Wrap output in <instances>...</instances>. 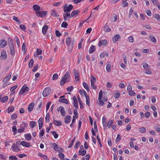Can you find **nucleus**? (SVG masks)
I'll return each instance as SVG.
<instances>
[{"label": "nucleus", "instance_id": "b1692460", "mask_svg": "<svg viewBox=\"0 0 160 160\" xmlns=\"http://www.w3.org/2000/svg\"><path fill=\"white\" fill-rule=\"evenodd\" d=\"M51 15L53 17H58L59 16V14L56 11L53 9L51 10Z\"/></svg>", "mask_w": 160, "mask_h": 160}, {"label": "nucleus", "instance_id": "c85d7f7f", "mask_svg": "<svg viewBox=\"0 0 160 160\" xmlns=\"http://www.w3.org/2000/svg\"><path fill=\"white\" fill-rule=\"evenodd\" d=\"M12 131L14 135H16L17 132V130L16 126L14 125L12 127Z\"/></svg>", "mask_w": 160, "mask_h": 160}, {"label": "nucleus", "instance_id": "a211bd4d", "mask_svg": "<svg viewBox=\"0 0 160 160\" xmlns=\"http://www.w3.org/2000/svg\"><path fill=\"white\" fill-rule=\"evenodd\" d=\"M64 19L65 21H68L69 20V18H70V14L69 13H64L63 14Z\"/></svg>", "mask_w": 160, "mask_h": 160}, {"label": "nucleus", "instance_id": "f03ea898", "mask_svg": "<svg viewBox=\"0 0 160 160\" xmlns=\"http://www.w3.org/2000/svg\"><path fill=\"white\" fill-rule=\"evenodd\" d=\"M70 75L69 72H67L65 73L64 75L62 78L60 83L61 86L63 85L66 82L69 81Z\"/></svg>", "mask_w": 160, "mask_h": 160}, {"label": "nucleus", "instance_id": "603ef678", "mask_svg": "<svg viewBox=\"0 0 160 160\" xmlns=\"http://www.w3.org/2000/svg\"><path fill=\"white\" fill-rule=\"evenodd\" d=\"M150 38L151 41L153 42H156L157 40L154 36H150Z\"/></svg>", "mask_w": 160, "mask_h": 160}, {"label": "nucleus", "instance_id": "f8f14e48", "mask_svg": "<svg viewBox=\"0 0 160 160\" xmlns=\"http://www.w3.org/2000/svg\"><path fill=\"white\" fill-rule=\"evenodd\" d=\"M11 148L13 152H18L20 150V148L14 143L13 144Z\"/></svg>", "mask_w": 160, "mask_h": 160}, {"label": "nucleus", "instance_id": "1a4fd4ad", "mask_svg": "<svg viewBox=\"0 0 160 160\" xmlns=\"http://www.w3.org/2000/svg\"><path fill=\"white\" fill-rule=\"evenodd\" d=\"M53 149L56 151L58 152H63V149L59 147L57 144L55 143H53L52 144Z\"/></svg>", "mask_w": 160, "mask_h": 160}, {"label": "nucleus", "instance_id": "864d4df0", "mask_svg": "<svg viewBox=\"0 0 160 160\" xmlns=\"http://www.w3.org/2000/svg\"><path fill=\"white\" fill-rule=\"evenodd\" d=\"M113 123V121L111 120H110L108 122L107 126L108 128H110L112 126Z\"/></svg>", "mask_w": 160, "mask_h": 160}, {"label": "nucleus", "instance_id": "f257e3e1", "mask_svg": "<svg viewBox=\"0 0 160 160\" xmlns=\"http://www.w3.org/2000/svg\"><path fill=\"white\" fill-rule=\"evenodd\" d=\"M107 93L106 92H102V90H100L99 93L98 100L99 101V105L100 106H102L104 104V102H106L108 100V98L106 96L104 95H106Z\"/></svg>", "mask_w": 160, "mask_h": 160}, {"label": "nucleus", "instance_id": "338daca9", "mask_svg": "<svg viewBox=\"0 0 160 160\" xmlns=\"http://www.w3.org/2000/svg\"><path fill=\"white\" fill-rule=\"evenodd\" d=\"M128 92V95L131 96H133L135 94V92L132 90H131V91H129Z\"/></svg>", "mask_w": 160, "mask_h": 160}, {"label": "nucleus", "instance_id": "f704fd0d", "mask_svg": "<svg viewBox=\"0 0 160 160\" xmlns=\"http://www.w3.org/2000/svg\"><path fill=\"white\" fill-rule=\"evenodd\" d=\"M102 123L104 127V128L105 129V128L106 127V119L105 117L103 116L102 119Z\"/></svg>", "mask_w": 160, "mask_h": 160}, {"label": "nucleus", "instance_id": "774afa93", "mask_svg": "<svg viewBox=\"0 0 160 160\" xmlns=\"http://www.w3.org/2000/svg\"><path fill=\"white\" fill-rule=\"evenodd\" d=\"M112 83L110 82H108L106 83V87L107 88H111L112 87Z\"/></svg>", "mask_w": 160, "mask_h": 160}, {"label": "nucleus", "instance_id": "ea45409f", "mask_svg": "<svg viewBox=\"0 0 160 160\" xmlns=\"http://www.w3.org/2000/svg\"><path fill=\"white\" fill-rule=\"evenodd\" d=\"M154 17L159 22H160V15L158 14H155L153 15Z\"/></svg>", "mask_w": 160, "mask_h": 160}, {"label": "nucleus", "instance_id": "f3484780", "mask_svg": "<svg viewBox=\"0 0 160 160\" xmlns=\"http://www.w3.org/2000/svg\"><path fill=\"white\" fill-rule=\"evenodd\" d=\"M20 144L22 146L27 148H28L30 146V143L26 141H22L20 142Z\"/></svg>", "mask_w": 160, "mask_h": 160}, {"label": "nucleus", "instance_id": "9b49d317", "mask_svg": "<svg viewBox=\"0 0 160 160\" xmlns=\"http://www.w3.org/2000/svg\"><path fill=\"white\" fill-rule=\"evenodd\" d=\"M27 125L25 124L23 126H22L21 125L20 128L17 130L18 132V133H21L23 132L25 130V128H26Z\"/></svg>", "mask_w": 160, "mask_h": 160}, {"label": "nucleus", "instance_id": "c756f323", "mask_svg": "<svg viewBox=\"0 0 160 160\" xmlns=\"http://www.w3.org/2000/svg\"><path fill=\"white\" fill-rule=\"evenodd\" d=\"M95 48L94 46L93 45H92L89 49V53L90 54H92L95 51Z\"/></svg>", "mask_w": 160, "mask_h": 160}, {"label": "nucleus", "instance_id": "4d7b16f0", "mask_svg": "<svg viewBox=\"0 0 160 160\" xmlns=\"http://www.w3.org/2000/svg\"><path fill=\"white\" fill-rule=\"evenodd\" d=\"M68 26V24L66 22H63L61 25L62 27L64 28H66Z\"/></svg>", "mask_w": 160, "mask_h": 160}, {"label": "nucleus", "instance_id": "4c0bfd02", "mask_svg": "<svg viewBox=\"0 0 160 160\" xmlns=\"http://www.w3.org/2000/svg\"><path fill=\"white\" fill-rule=\"evenodd\" d=\"M127 1V0H122V4L123 7H126L128 5V3Z\"/></svg>", "mask_w": 160, "mask_h": 160}, {"label": "nucleus", "instance_id": "aec40b11", "mask_svg": "<svg viewBox=\"0 0 160 160\" xmlns=\"http://www.w3.org/2000/svg\"><path fill=\"white\" fill-rule=\"evenodd\" d=\"M7 44V42L4 40H2L0 41V47L3 48L5 47Z\"/></svg>", "mask_w": 160, "mask_h": 160}, {"label": "nucleus", "instance_id": "4be33fe9", "mask_svg": "<svg viewBox=\"0 0 160 160\" xmlns=\"http://www.w3.org/2000/svg\"><path fill=\"white\" fill-rule=\"evenodd\" d=\"M43 118L42 117H41L38 121V123L39 125V128L41 129L43 126Z\"/></svg>", "mask_w": 160, "mask_h": 160}, {"label": "nucleus", "instance_id": "423d86ee", "mask_svg": "<svg viewBox=\"0 0 160 160\" xmlns=\"http://www.w3.org/2000/svg\"><path fill=\"white\" fill-rule=\"evenodd\" d=\"M66 42L70 50H72L73 47V42H71V38L69 37L67 38L66 40Z\"/></svg>", "mask_w": 160, "mask_h": 160}, {"label": "nucleus", "instance_id": "49530a36", "mask_svg": "<svg viewBox=\"0 0 160 160\" xmlns=\"http://www.w3.org/2000/svg\"><path fill=\"white\" fill-rule=\"evenodd\" d=\"M19 28L24 32H26L27 29L26 27L24 25H21L19 26Z\"/></svg>", "mask_w": 160, "mask_h": 160}, {"label": "nucleus", "instance_id": "473e14b6", "mask_svg": "<svg viewBox=\"0 0 160 160\" xmlns=\"http://www.w3.org/2000/svg\"><path fill=\"white\" fill-rule=\"evenodd\" d=\"M34 106V103L33 102L30 103L28 107V109L29 112H31L32 111Z\"/></svg>", "mask_w": 160, "mask_h": 160}, {"label": "nucleus", "instance_id": "2f4dec72", "mask_svg": "<svg viewBox=\"0 0 160 160\" xmlns=\"http://www.w3.org/2000/svg\"><path fill=\"white\" fill-rule=\"evenodd\" d=\"M59 102H60L64 103L66 104H68V100L67 99L64 98H59Z\"/></svg>", "mask_w": 160, "mask_h": 160}, {"label": "nucleus", "instance_id": "4468645a", "mask_svg": "<svg viewBox=\"0 0 160 160\" xmlns=\"http://www.w3.org/2000/svg\"><path fill=\"white\" fill-rule=\"evenodd\" d=\"M7 57L6 51L5 50H2L1 52V58L2 59H5Z\"/></svg>", "mask_w": 160, "mask_h": 160}, {"label": "nucleus", "instance_id": "6ab92c4d", "mask_svg": "<svg viewBox=\"0 0 160 160\" xmlns=\"http://www.w3.org/2000/svg\"><path fill=\"white\" fill-rule=\"evenodd\" d=\"M107 41L105 39L100 40L98 43V46L99 47H101L102 45L105 46L107 45Z\"/></svg>", "mask_w": 160, "mask_h": 160}, {"label": "nucleus", "instance_id": "2eb2a0df", "mask_svg": "<svg viewBox=\"0 0 160 160\" xmlns=\"http://www.w3.org/2000/svg\"><path fill=\"white\" fill-rule=\"evenodd\" d=\"M58 109L61 115L63 116H65L66 113L64 108L62 106H60L59 107Z\"/></svg>", "mask_w": 160, "mask_h": 160}, {"label": "nucleus", "instance_id": "20e7f679", "mask_svg": "<svg viewBox=\"0 0 160 160\" xmlns=\"http://www.w3.org/2000/svg\"><path fill=\"white\" fill-rule=\"evenodd\" d=\"M29 89L28 87H27L26 85H24L19 91L18 94L19 95H25L28 91Z\"/></svg>", "mask_w": 160, "mask_h": 160}, {"label": "nucleus", "instance_id": "a878e982", "mask_svg": "<svg viewBox=\"0 0 160 160\" xmlns=\"http://www.w3.org/2000/svg\"><path fill=\"white\" fill-rule=\"evenodd\" d=\"M24 137L27 140H30L31 139L32 136L30 134L27 133L24 134Z\"/></svg>", "mask_w": 160, "mask_h": 160}, {"label": "nucleus", "instance_id": "6e6d98bb", "mask_svg": "<svg viewBox=\"0 0 160 160\" xmlns=\"http://www.w3.org/2000/svg\"><path fill=\"white\" fill-rule=\"evenodd\" d=\"M139 131L142 133H145L146 131V129L144 127H142L139 128Z\"/></svg>", "mask_w": 160, "mask_h": 160}, {"label": "nucleus", "instance_id": "bf43d9fd", "mask_svg": "<svg viewBox=\"0 0 160 160\" xmlns=\"http://www.w3.org/2000/svg\"><path fill=\"white\" fill-rule=\"evenodd\" d=\"M45 121L47 122H49V114L48 113L46 115L45 117Z\"/></svg>", "mask_w": 160, "mask_h": 160}, {"label": "nucleus", "instance_id": "393cba45", "mask_svg": "<svg viewBox=\"0 0 160 160\" xmlns=\"http://www.w3.org/2000/svg\"><path fill=\"white\" fill-rule=\"evenodd\" d=\"M14 110V107L13 106H9L7 108L6 111L8 113L12 112Z\"/></svg>", "mask_w": 160, "mask_h": 160}, {"label": "nucleus", "instance_id": "412c9836", "mask_svg": "<svg viewBox=\"0 0 160 160\" xmlns=\"http://www.w3.org/2000/svg\"><path fill=\"white\" fill-rule=\"evenodd\" d=\"M71 118V117L70 116H66L64 118L65 122L66 124L69 123L70 122Z\"/></svg>", "mask_w": 160, "mask_h": 160}, {"label": "nucleus", "instance_id": "a19ab883", "mask_svg": "<svg viewBox=\"0 0 160 160\" xmlns=\"http://www.w3.org/2000/svg\"><path fill=\"white\" fill-rule=\"evenodd\" d=\"M78 10H76L74 11H73L72 12L71 16L70 18H72L73 17H74L75 15H76L78 14Z\"/></svg>", "mask_w": 160, "mask_h": 160}, {"label": "nucleus", "instance_id": "39448f33", "mask_svg": "<svg viewBox=\"0 0 160 160\" xmlns=\"http://www.w3.org/2000/svg\"><path fill=\"white\" fill-rule=\"evenodd\" d=\"M9 44L10 50V54L12 56H14L15 55V52L14 46L13 43V41L12 39H11V41L9 43Z\"/></svg>", "mask_w": 160, "mask_h": 160}, {"label": "nucleus", "instance_id": "3c124183", "mask_svg": "<svg viewBox=\"0 0 160 160\" xmlns=\"http://www.w3.org/2000/svg\"><path fill=\"white\" fill-rule=\"evenodd\" d=\"M79 93H80L82 95H83L85 96V97H86V96H87L88 95L87 94L86 92L83 90H79Z\"/></svg>", "mask_w": 160, "mask_h": 160}, {"label": "nucleus", "instance_id": "5fc2aeb1", "mask_svg": "<svg viewBox=\"0 0 160 160\" xmlns=\"http://www.w3.org/2000/svg\"><path fill=\"white\" fill-rule=\"evenodd\" d=\"M120 96V93L119 91H117L115 92L114 97L115 98L117 99L119 98Z\"/></svg>", "mask_w": 160, "mask_h": 160}, {"label": "nucleus", "instance_id": "c9c22d12", "mask_svg": "<svg viewBox=\"0 0 160 160\" xmlns=\"http://www.w3.org/2000/svg\"><path fill=\"white\" fill-rule=\"evenodd\" d=\"M105 56H108V53L107 52H102L100 55V57L101 58H103Z\"/></svg>", "mask_w": 160, "mask_h": 160}, {"label": "nucleus", "instance_id": "13d9d810", "mask_svg": "<svg viewBox=\"0 0 160 160\" xmlns=\"http://www.w3.org/2000/svg\"><path fill=\"white\" fill-rule=\"evenodd\" d=\"M142 64L143 68L144 69H146L148 68V65L147 63L146 62H144L142 63Z\"/></svg>", "mask_w": 160, "mask_h": 160}, {"label": "nucleus", "instance_id": "9d476101", "mask_svg": "<svg viewBox=\"0 0 160 160\" xmlns=\"http://www.w3.org/2000/svg\"><path fill=\"white\" fill-rule=\"evenodd\" d=\"M47 13L46 11H39L36 12L37 15L41 18H43Z\"/></svg>", "mask_w": 160, "mask_h": 160}, {"label": "nucleus", "instance_id": "cd10ccee", "mask_svg": "<svg viewBox=\"0 0 160 160\" xmlns=\"http://www.w3.org/2000/svg\"><path fill=\"white\" fill-rule=\"evenodd\" d=\"M38 155L39 157L42 158L44 160H49L47 156L41 153H39Z\"/></svg>", "mask_w": 160, "mask_h": 160}, {"label": "nucleus", "instance_id": "8fccbe9b", "mask_svg": "<svg viewBox=\"0 0 160 160\" xmlns=\"http://www.w3.org/2000/svg\"><path fill=\"white\" fill-rule=\"evenodd\" d=\"M111 64L110 63H108L106 67V69L107 71L108 72H109L111 70Z\"/></svg>", "mask_w": 160, "mask_h": 160}, {"label": "nucleus", "instance_id": "69168bd1", "mask_svg": "<svg viewBox=\"0 0 160 160\" xmlns=\"http://www.w3.org/2000/svg\"><path fill=\"white\" fill-rule=\"evenodd\" d=\"M22 51H23L24 53H25L26 51V46L25 43H23L22 48Z\"/></svg>", "mask_w": 160, "mask_h": 160}, {"label": "nucleus", "instance_id": "0e129e2a", "mask_svg": "<svg viewBox=\"0 0 160 160\" xmlns=\"http://www.w3.org/2000/svg\"><path fill=\"white\" fill-rule=\"evenodd\" d=\"M33 64V60L32 59H31L30 61L29 64L28 66L30 68H31L32 67Z\"/></svg>", "mask_w": 160, "mask_h": 160}, {"label": "nucleus", "instance_id": "ddd939ff", "mask_svg": "<svg viewBox=\"0 0 160 160\" xmlns=\"http://www.w3.org/2000/svg\"><path fill=\"white\" fill-rule=\"evenodd\" d=\"M73 73L75 76V78L76 80L79 81V74L78 71L76 69L73 70Z\"/></svg>", "mask_w": 160, "mask_h": 160}, {"label": "nucleus", "instance_id": "7ed1b4c3", "mask_svg": "<svg viewBox=\"0 0 160 160\" xmlns=\"http://www.w3.org/2000/svg\"><path fill=\"white\" fill-rule=\"evenodd\" d=\"M97 80L92 75L90 76L91 86L92 89H96L97 88V86L96 84Z\"/></svg>", "mask_w": 160, "mask_h": 160}, {"label": "nucleus", "instance_id": "72a5a7b5", "mask_svg": "<svg viewBox=\"0 0 160 160\" xmlns=\"http://www.w3.org/2000/svg\"><path fill=\"white\" fill-rule=\"evenodd\" d=\"M53 124L56 126H60L62 125V122L60 121L54 120L53 121Z\"/></svg>", "mask_w": 160, "mask_h": 160}, {"label": "nucleus", "instance_id": "dca6fc26", "mask_svg": "<svg viewBox=\"0 0 160 160\" xmlns=\"http://www.w3.org/2000/svg\"><path fill=\"white\" fill-rule=\"evenodd\" d=\"M11 73H10L8 76L5 77L3 79L2 82L3 83H6L11 78Z\"/></svg>", "mask_w": 160, "mask_h": 160}, {"label": "nucleus", "instance_id": "680f3d73", "mask_svg": "<svg viewBox=\"0 0 160 160\" xmlns=\"http://www.w3.org/2000/svg\"><path fill=\"white\" fill-rule=\"evenodd\" d=\"M44 131L43 129H42L41 130H40L39 133V136L40 137H42L44 135Z\"/></svg>", "mask_w": 160, "mask_h": 160}, {"label": "nucleus", "instance_id": "37998d69", "mask_svg": "<svg viewBox=\"0 0 160 160\" xmlns=\"http://www.w3.org/2000/svg\"><path fill=\"white\" fill-rule=\"evenodd\" d=\"M33 8L36 11H38L40 10V7L37 4L34 5Z\"/></svg>", "mask_w": 160, "mask_h": 160}, {"label": "nucleus", "instance_id": "e433bc0d", "mask_svg": "<svg viewBox=\"0 0 160 160\" xmlns=\"http://www.w3.org/2000/svg\"><path fill=\"white\" fill-rule=\"evenodd\" d=\"M42 50L39 49L38 48L37 49V53L34 54V56L35 57H37L38 55H40L42 53Z\"/></svg>", "mask_w": 160, "mask_h": 160}, {"label": "nucleus", "instance_id": "e2e57ef3", "mask_svg": "<svg viewBox=\"0 0 160 160\" xmlns=\"http://www.w3.org/2000/svg\"><path fill=\"white\" fill-rule=\"evenodd\" d=\"M76 121L75 117H73V119L72 121V123L70 124V126L71 127H72Z\"/></svg>", "mask_w": 160, "mask_h": 160}, {"label": "nucleus", "instance_id": "09e8293b", "mask_svg": "<svg viewBox=\"0 0 160 160\" xmlns=\"http://www.w3.org/2000/svg\"><path fill=\"white\" fill-rule=\"evenodd\" d=\"M51 134L56 139L58 138V135L55 131H53L52 132Z\"/></svg>", "mask_w": 160, "mask_h": 160}, {"label": "nucleus", "instance_id": "58836bf2", "mask_svg": "<svg viewBox=\"0 0 160 160\" xmlns=\"http://www.w3.org/2000/svg\"><path fill=\"white\" fill-rule=\"evenodd\" d=\"M29 125L31 128H33L36 125V122L35 121H31L30 122Z\"/></svg>", "mask_w": 160, "mask_h": 160}, {"label": "nucleus", "instance_id": "de8ad7c7", "mask_svg": "<svg viewBox=\"0 0 160 160\" xmlns=\"http://www.w3.org/2000/svg\"><path fill=\"white\" fill-rule=\"evenodd\" d=\"M8 96H6L3 97L1 100V102H2L4 103L8 101Z\"/></svg>", "mask_w": 160, "mask_h": 160}, {"label": "nucleus", "instance_id": "79ce46f5", "mask_svg": "<svg viewBox=\"0 0 160 160\" xmlns=\"http://www.w3.org/2000/svg\"><path fill=\"white\" fill-rule=\"evenodd\" d=\"M58 155L61 160H64L65 156L63 154L62 152H60L58 153Z\"/></svg>", "mask_w": 160, "mask_h": 160}, {"label": "nucleus", "instance_id": "c03bdc74", "mask_svg": "<svg viewBox=\"0 0 160 160\" xmlns=\"http://www.w3.org/2000/svg\"><path fill=\"white\" fill-rule=\"evenodd\" d=\"M104 30L105 31L109 32L111 31V28L108 25H105L104 27Z\"/></svg>", "mask_w": 160, "mask_h": 160}, {"label": "nucleus", "instance_id": "5701e85b", "mask_svg": "<svg viewBox=\"0 0 160 160\" xmlns=\"http://www.w3.org/2000/svg\"><path fill=\"white\" fill-rule=\"evenodd\" d=\"M120 38V36L119 34H116L112 38L113 42L114 43H116Z\"/></svg>", "mask_w": 160, "mask_h": 160}, {"label": "nucleus", "instance_id": "052dcab7", "mask_svg": "<svg viewBox=\"0 0 160 160\" xmlns=\"http://www.w3.org/2000/svg\"><path fill=\"white\" fill-rule=\"evenodd\" d=\"M17 158L15 156H10L9 157V160H17Z\"/></svg>", "mask_w": 160, "mask_h": 160}, {"label": "nucleus", "instance_id": "0eeeda50", "mask_svg": "<svg viewBox=\"0 0 160 160\" xmlns=\"http://www.w3.org/2000/svg\"><path fill=\"white\" fill-rule=\"evenodd\" d=\"M73 6L71 4H65L63 6V10L65 12H69L73 9Z\"/></svg>", "mask_w": 160, "mask_h": 160}, {"label": "nucleus", "instance_id": "7c9ffc66", "mask_svg": "<svg viewBox=\"0 0 160 160\" xmlns=\"http://www.w3.org/2000/svg\"><path fill=\"white\" fill-rule=\"evenodd\" d=\"M48 29V26L47 25H44L42 28V31L43 34H45Z\"/></svg>", "mask_w": 160, "mask_h": 160}, {"label": "nucleus", "instance_id": "6e6552de", "mask_svg": "<svg viewBox=\"0 0 160 160\" xmlns=\"http://www.w3.org/2000/svg\"><path fill=\"white\" fill-rule=\"evenodd\" d=\"M51 92V89L50 88L47 87L43 91L42 94L44 97H46L49 95Z\"/></svg>", "mask_w": 160, "mask_h": 160}, {"label": "nucleus", "instance_id": "bb28decb", "mask_svg": "<svg viewBox=\"0 0 160 160\" xmlns=\"http://www.w3.org/2000/svg\"><path fill=\"white\" fill-rule=\"evenodd\" d=\"M83 86L84 88L86 89L88 92H89L90 91L88 85L85 82H83L82 83Z\"/></svg>", "mask_w": 160, "mask_h": 160}, {"label": "nucleus", "instance_id": "a18cd8bd", "mask_svg": "<svg viewBox=\"0 0 160 160\" xmlns=\"http://www.w3.org/2000/svg\"><path fill=\"white\" fill-rule=\"evenodd\" d=\"M78 153L79 155H81L82 156L85 155L86 153V151L85 150H83V151H81V150H79L78 151Z\"/></svg>", "mask_w": 160, "mask_h": 160}]
</instances>
